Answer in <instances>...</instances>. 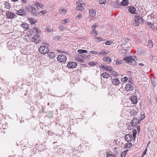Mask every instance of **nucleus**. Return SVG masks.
<instances>
[{
  "label": "nucleus",
  "instance_id": "f257e3e1",
  "mask_svg": "<svg viewBox=\"0 0 157 157\" xmlns=\"http://www.w3.org/2000/svg\"><path fill=\"white\" fill-rule=\"evenodd\" d=\"M26 8L27 10L33 16H36L37 13V9H38V8H37V5L35 4L29 5L26 7Z\"/></svg>",
  "mask_w": 157,
  "mask_h": 157
},
{
  "label": "nucleus",
  "instance_id": "f03ea898",
  "mask_svg": "<svg viewBox=\"0 0 157 157\" xmlns=\"http://www.w3.org/2000/svg\"><path fill=\"white\" fill-rule=\"evenodd\" d=\"M123 60L131 65H135L136 64V61L137 60V58L134 56L125 57Z\"/></svg>",
  "mask_w": 157,
  "mask_h": 157
},
{
  "label": "nucleus",
  "instance_id": "7ed1b4c3",
  "mask_svg": "<svg viewBox=\"0 0 157 157\" xmlns=\"http://www.w3.org/2000/svg\"><path fill=\"white\" fill-rule=\"evenodd\" d=\"M34 30L36 32L37 35L33 36L32 38V41L36 43H38L40 40V36H39V31L37 27L34 28Z\"/></svg>",
  "mask_w": 157,
  "mask_h": 157
},
{
  "label": "nucleus",
  "instance_id": "20e7f679",
  "mask_svg": "<svg viewBox=\"0 0 157 157\" xmlns=\"http://www.w3.org/2000/svg\"><path fill=\"white\" fill-rule=\"evenodd\" d=\"M39 52L42 54L47 53L49 51L48 47L45 46H41L39 49Z\"/></svg>",
  "mask_w": 157,
  "mask_h": 157
},
{
  "label": "nucleus",
  "instance_id": "39448f33",
  "mask_svg": "<svg viewBox=\"0 0 157 157\" xmlns=\"http://www.w3.org/2000/svg\"><path fill=\"white\" fill-rule=\"evenodd\" d=\"M8 48L10 50H12L15 48V43L13 40H10L8 42L7 44Z\"/></svg>",
  "mask_w": 157,
  "mask_h": 157
},
{
  "label": "nucleus",
  "instance_id": "423d86ee",
  "mask_svg": "<svg viewBox=\"0 0 157 157\" xmlns=\"http://www.w3.org/2000/svg\"><path fill=\"white\" fill-rule=\"evenodd\" d=\"M67 59V57L63 54H60L57 57V60L60 62H65L66 61Z\"/></svg>",
  "mask_w": 157,
  "mask_h": 157
},
{
  "label": "nucleus",
  "instance_id": "0eeeda50",
  "mask_svg": "<svg viewBox=\"0 0 157 157\" xmlns=\"http://www.w3.org/2000/svg\"><path fill=\"white\" fill-rule=\"evenodd\" d=\"M141 20L142 22H143L144 21L143 18L140 16L138 15H136L135 17V21L136 25L137 26H139V23L140 20Z\"/></svg>",
  "mask_w": 157,
  "mask_h": 157
},
{
  "label": "nucleus",
  "instance_id": "6e6552de",
  "mask_svg": "<svg viewBox=\"0 0 157 157\" xmlns=\"http://www.w3.org/2000/svg\"><path fill=\"white\" fill-rule=\"evenodd\" d=\"M6 16L7 18L10 19H13L16 16H17L15 13L10 11H8L6 12Z\"/></svg>",
  "mask_w": 157,
  "mask_h": 157
},
{
  "label": "nucleus",
  "instance_id": "1a4fd4ad",
  "mask_svg": "<svg viewBox=\"0 0 157 157\" xmlns=\"http://www.w3.org/2000/svg\"><path fill=\"white\" fill-rule=\"evenodd\" d=\"M112 83L113 85L116 86H119L121 85V87H123V84L122 83L120 82L119 80H118L117 78L113 79Z\"/></svg>",
  "mask_w": 157,
  "mask_h": 157
},
{
  "label": "nucleus",
  "instance_id": "9d476101",
  "mask_svg": "<svg viewBox=\"0 0 157 157\" xmlns=\"http://www.w3.org/2000/svg\"><path fill=\"white\" fill-rule=\"evenodd\" d=\"M84 54H77L76 56V58L78 61H80L83 60V59H87V57L85 56Z\"/></svg>",
  "mask_w": 157,
  "mask_h": 157
},
{
  "label": "nucleus",
  "instance_id": "9b49d317",
  "mask_svg": "<svg viewBox=\"0 0 157 157\" xmlns=\"http://www.w3.org/2000/svg\"><path fill=\"white\" fill-rule=\"evenodd\" d=\"M133 86L129 83L126 84L124 87L125 90L127 91H132L133 90Z\"/></svg>",
  "mask_w": 157,
  "mask_h": 157
},
{
  "label": "nucleus",
  "instance_id": "f8f14e48",
  "mask_svg": "<svg viewBox=\"0 0 157 157\" xmlns=\"http://www.w3.org/2000/svg\"><path fill=\"white\" fill-rule=\"evenodd\" d=\"M129 99L134 104H136L138 102L137 98L136 96L132 95L129 97Z\"/></svg>",
  "mask_w": 157,
  "mask_h": 157
},
{
  "label": "nucleus",
  "instance_id": "ddd939ff",
  "mask_svg": "<svg viewBox=\"0 0 157 157\" xmlns=\"http://www.w3.org/2000/svg\"><path fill=\"white\" fill-rule=\"evenodd\" d=\"M77 65V63L75 62H70L67 64V66L70 68L75 67Z\"/></svg>",
  "mask_w": 157,
  "mask_h": 157
},
{
  "label": "nucleus",
  "instance_id": "4468645a",
  "mask_svg": "<svg viewBox=\"0 0 157 157\" xmlns=\"http://www.w3.org/2000/svg\"><path fill=\"white\" fill-rule=\"evenodd\" d=\"M140 121L137 118H133L132 120L131 124L134 127L136 126L140 123Z\"/></svg>",
  "mask_w": 157,
  "mask_h": 157
},
{
  "label": "nucleus",
  "instance_id": "2eb2a0df",
  "mask_svg": "<svg viewBox=\"0 0 157 157\" xmlns=\"http://www.w3.org/2000/svg\"><path fill=\"white\" fill-rule=\"evenodd\" d=\"M16 13L20 16H24L26 14L25 11L22 9H21L16 11Z\"/></svg>",
  "mask_w": 157,
  "mask_h": 157
},
{
  "label": "nucleus",
  "instance_id": "dca6fc26",
  "mask_svg": "<svg viewBox=\"0 0 157 157\" xmlns=\"http://www.w3.org/2000/svg\"><path fill=\"white\" fill-rule=\"evenodd\" d=\"M125 140L127 142L131 141L132 139V136L131 134H128L126 135L125 136Z\"/></svg>",
  "mask_w": 157,
  "mask_h": 157
},
{
  "label": "nucleus",
  "instance_id": "f3484780",
  "mask_svg": "<svg viewBox=\"0 0 157 157\" xmlns=\"http://www.w3.org/2000/svg\"><path fill=\"white\" fill-rule=\"evenodd\" d=\"M128 11L131 13L134 14H137V13L136 12V9L134 7H129L128 9Z\"/></svg>",
  "mask_w": 157,
  "mask_h": 157
},
{
  "label": "nucleus",
  "instance_id": "a211bd4d",
  "mask_svg": "<svg viewBox=\"0 0 157 157\" xmlns=\"http://www.w3.org/2000/svg\"><path fill=\"white\" fill-rule=\"evenodd\" d=\"M128 4V0H123L119 5H121L122 6H127Z\"/></svg>",
  "mask_w": 157,
  "mask_h": 157
},
{
  "label": "nucleus",
  "instance_id": "6ab92c4d",
  "mask_svg": "<svg viewBox=\"0 0 157 157\" xmlns=\"http://www.w3.org/2000/svg\"><path fill=\"white\" fill-rule=\"evenodd\" d=\"M89 13L90 16L92 17H94L96 15V11L94 10H90Z\"/></svg>",
  "mask_w": 157,
  "mask_h": 157
},
{
  "label": "nucleus",
  "instance_id": "aec40b11",
  "mask_svg": "<svg viewBox=\"0 0 157 157\" xmlns=\"http://www.w3.org/2000/svg\"><path fill=\"white\" fill-rule=\"evenodd\" d=\"M101 75L102 76L103 78H108L110 76V75L108 73L105 72L101 74Z\"/></svg>",
  "mask_w": 157,
  "mask_h": 157
},
{
  "label": "nucleus",
  "instance_id": "412c9836",
  "mask_svg": "<svg viewBox=\"0 0 157 157\" xmlns=\"http://www.w3.org/2000/svg\"><path fill=\"white\" fill-rule=\"evenodd\" d=\"M102 60L105 62H110L111 61V59L109 57H104L103 58Z\"/></svg>",
  "mask_w": 157,
  "mask_h": 157
},
{
  "label": "nucleus",
  "instance_id": "4be33fe9",
  "mask_svg": "<svg viewBox=\"0 0 157 157\" xmlns=\"http://www.w3.org/2000/svg\"><path fill=\"white\" fill-rule=\"evenodd\" d=\"M56 152L59 155H62L64 153V150L62 148H59L57 151Z\"/></svg>",
  "mask_w": 157,
  "mask_h": 157
},
{
  "label": "nucleus",
  "instance_id": "5701e85b",
  "mask_svg": "<svg viewBox=\"0 0 157 157\" xmlns=\"http://www.w3.org/2000/svg\"><path fill=\"white\" fill-rule=\"evenodd\" d=\"M4 5L5 8L10 9L11 6L9 2H5L4 3Z\"/></svg>",
  "mask_w": 157,
  "mask_h": 157
},
{
  "label": "nucleus",
  "instance_id": "b1692460",
  "mask_svg": "<svg viewBox=\"0 0 157 157\" xmlns=\"http://www.w3.org/2000/svg\"><path fill=\"white\" fill-rule=\"evenodd\" d=\"M21 26L23 27L25 29H26L28 28L29 27V25L28 24L26 23H23L21 24Z\"/></svg>",
  "mask_w": 157,
  "mask_h": 157
},
{
  "label": "nucleus",
  "instance_id": "393cba45",
  "mask_svg": "<svg viewBox=\"0 0 157 157\" xmlns=\"http://www.w3.org/2000/svg\"><path fill=\"white\" fill-rule=\"evenodd\" d=\"M105 70H106L107 71L110 72L112 70H113V68L111 67L106 66Z\"/></svg>",
  "mask_w": 157,
  "mask_h": 157
},
{
  "label": "nucleus",
  "instance_id": "a878e982",
  "mask_svg": "<svg viewBox=\"0 0 157 157\" xmlns=\"http://www.w3.org/2000/svg\"><path fill=\"white\" fill-rule=\"evenodd\" d=\"M130 113L132 116H135L137 113V111L133 109L131 110Z\"/></svg>",
  "mask_w": 157,
  "mask_h": 157
},
{
  "label": "nucleus",
  "instance_id": "bb28decb",
  "mask_svg": "<svg viewBox=\"0 0 157 157\" xmlns=\"http://www.w3.org/2000/svg\"><path fill=\"white\" fill-rule=\"evenodd\" d=\"M28 19L31 24H34L36 22V21L32 18H28Z\"/></svg>",
  "mask_w": 157,
  "mask_h": 157
},
{
  "label": "nucleus",
  "instance_id": "cd10ccee",
  "mask_svg": "<svg viewBox=\"0 0 157 157\" xmlns=\"http://www.w3.org/2000/svg\"><path fill=\"white\" fill-rule=\"evenodd\" d=\"M78 52L80 54H83V53L87 52V51L86 50L79 49L78 51Z\"/></svg>",
  "mask_w": 157,
  "mask_h": 157
},
{
  "label": "nucleus",
  "instance_id": "c85d7f7f",
  "mask_svg": "<svg viewBox=\"0 0 157 157\" xmlns=\"http://www.w3.org/2000/svg\"><path fill=\"white\" fill-rule=\"evenodd\" d=\"M108 53L106 52L104 50H101L99 54H100V55H102L103 56H104L105 55L107 54Z\"/></svg>",
  "mask_w": 157,
  "mask_h": 157
},
{
  "label": "nucleus",
  "instance_id": "c756f323",
  "mask_svg": "<svg viewBox=\"0 0 157 157\" xmlns=\"http://www.w3.org/2000/svg\"><path fill=\"white\" fill-rule=\"evenodd\" d=\"M84 9L83 7L81 5L77 6L76 9L77 10L82 11Z\"/></svg>",
  "mask_w": 157,
  "mask_h": 157
},
{
  "label": "nucleus",
  "instance_id": "7c9ffc66",
  "mask_svg": "<svg viewBox=\"0 0 157 157\" xmlns=\"http://www.w3.org/2000/svg\"><path fill=\"white\" fill-rule=\"evenodd\" d=\"M128 151V150H126L124 151L123 152H122L121 154V157H124L126 155V154Z\"/></svg>",
  "mask_w": 157,
  "mask_h": 157
},
{
  "label": "nucleus",
  "instance_id": "2f4dec72",
  "mask_svg": "<svg viewBox=\"0 0 157 157\" xmlns=\"http://www.w3.org/2000/svg\"><path fill=\"white\" fill-rule=\"evenodd\" d=\"M132 146V144L131 143H128L126 144L125 146V148H130Z\"/></svg>",
  "mask_w": 157,
  "mask_h": 157
},
{
  "label": "nucleus",
  "instance_id": "473e14b6",
  "mask_svg": "<svg viewBox=\"0 0 157 157\" xmlns=\"http://www.w3.org/2000/svg\"><path fill=\"white\" fill-rule=\"evenodd\" d=\"M94 39L96 40V41L98 42L99 41L101 42L103 40V39L102 38L99 37H95Z\"/></svg>",
  "mask_w": 157,
  "mask_h": 157
},
{
  "label": "nucleus",
  "instance_id": "72a5a7b5",
  "mask_svg": "<svg viewBox=\"0 0 157 157\" xmlns=\"http://www.w3.org/2000/svg\"><path fill=\"white\" fill-rule=\"evenodd\" d=\"M148 46H150L151 48L153 46L152 42L151 40H149L148 42Z\"/></svg>",
  "mask_w": 157,
  "mask_h": 157
},
{
  "label": "nucleus",
  "instance_id": "f704fd0d",
  "mask_svg": "<svg viewBox=\"0 0 157 157\" xmlns=\"http://www.w3.org/2000/svg\"><path fill=\"white\" fill-rule=\"evenodd\" d=\"M122 61L119 60L118 59H117L116 62V63L117 65L121 64L122 63Z\"/></svg>",
  "mask_w": 157,
  "mask_h": 157
},
{
  "label": "nucleus",
  "instance_id": "c9c22d12",
  "mask_svg": "<svg viewBox=\"0 0 157 157\" xmlns=\"http://www.w3.org/2000/svg\"><path fill=\"white\" fill-rule=\"evenodd\" d=\"M128 79V78L126 77H125L122 78L121 81L123 82H126L127 81Z\"/></svg>",
  "mask_w": 157,
  "mask_h": 157
},
{
  "label": "nucleus",
  "instance_id": "e433bc0d",
  "mask_svg": "<svg viewBox=\"0 0 157 157\" xmlns=\"http://www.w3.org/2000/svg\"><path fill=\"white\" fill-rule=\"evenodd\" d=\"M90 53L93 54H95L97 55L99 54V52H98L94 51H92L90 52Z\"/></svg>",
  "mask_w": 157,
  "mask_h": 157
},
{
  "label": "nucleus",
  "instance_id": "4c0bfd02",
  "mask_svg": "<svg viewBox=\"0 0 157 157\" xmlns=\"http://www.w3.org/2000/svg\"><path fill=\"white\" fill-rule=\"evenodd\" d=\"M89 64L91 66H94L97 64V63L95 62H90L89 63Z\"/></svg>",
  "mask_w": 157,
  "mask_h": 157
},
{
  "label": "nucleus",
  "instance_id": "58836bf2",
  "mask_svg": "<svg viewBox=\"0 0 157 157\" xmlns=\"http://www.w3.org/2000/svg\"><path fill=\"white\" fill-rule=\"evenodd\" d=\"M110 72H111L113 75H117V72L115 71H113L112 70Z\"/></svg>",
  "mask_w": 157,
  "mask_h": 157
},
{
  "label": "nucleus",
  "instance_id": "ea45409f",
  "mask_svg": "<svg viewBox=\"0 0 157 157\" xmlns=\"http://www.w3.org/2000/svg\"><path fill=\"white\" fill-rule=\"evenodd\" d=\"M63 21V24H65L66 23H68L69 22V20L65 19L62 21Z\"/></svg>",
  "mask_w": 157,
  "mask_h": 157
},
{
  "label": "nucleus",
  "instance_id": "a19ab883",
  "mask_svg": "<svg viewBox=\"0 0 157 157\" xmlns=\"http://www.w3.org/2000/svg\"><path fill=\"white\" fill-rule=\"evenodd\" d=\"M112 42L111 41H107L105 43V44L106 45H110Z\"/></svg>",
  "mask_w": 157,
  "mask_h": 157
},
{
  "label": "nucleus",
  "instance_id": "79ce46f5",
  "mask_svg": "<svg viewBox=\"0 0 157 157\" xmlns=\"http://www.w3.org/2000/svg\"><path fill=\"white\" fill-rule=\"evenodd\" d=\"M147 147H146V149L144 150V151L142 153V154L143 155H145L146 154L147 152Z\"/></svg>",
  "mask_w": 157,
  "mask_h": 157
},
{
  "label": "nucleus",
  "instance_id": "37998d69",
  "mask_svg": "<svg viewBox=\"0 0 157 157\" xmlns=\"http://www.w3.org/2000/svg\"><path fill=\"white\" fill-rule=\"evenodd\" d=\"M137 133V131L136 129H134L132 131L133 136H135Z\"/></svg>",
  "mask_w": 157,
  "mask_h": 157
},
{
  "label": "nucleus",
  "instance_id": "c03bdc74",
  "mask_svg": "<svg viewBox=\"0 0 157 157\" xmlns=\"http://www.w3.org/2000/svg\"><path fill=\"white\" fill-rule=\"evenodd\" d=\"M35 5H37V7L39 6L40 8H42L43 5L42 4H40L39 3H36Z\"/></svg>",
  "mask_w": 157,
  "mask_h": 157
},
{
  "label": "nucleus",
  "instance_id": "a18cd8bd",
  "mask_svg": "<svg viewBox=\"0 0 157 157\" xmlns=\"http://www.w3.org/2000/svg\"><path fill=\"white\" fill-rule=\"evenodd\" d=\"M40 13H41L42 15H43L46 13V12L45 10L41 11L39 12Z\"/></svg>",
  "mask_w": 157,
  "mask_h": 157
},
{
  "label": "nucleus",
  "instance_id": "49530a36",
  "mask_svg": "<svg viewBox=\"0 0 157 157\" xmlns=\"http://www.w3.org/2000/svg\"><path fill=\"white\" fill-rule=\"evenodd\" d=\"M65 29L64 27L62 25H61L59 27V29L61 31H63Z\"/></svg>",
  "mask_w": 157,
  "mask_h": 157
},
{
  "label": "nucleus",
  "instance_id": "de8ad7c7",
  "mask_svg": "<svg viewBox=\"0 0 157 157\" xmlns=\"http://www.w3.org/2000/svg\"><path fill=\"white\" fill-rule=\"evenodd\" d=\"M91 33L92 34H95L96 35H97V34H98V32L94 30H93L91 32Z\"/></svg>",
  "mask_w": 157,
  "mask_h": 157
},
{
  "label": "nucleus",
  "instance_id": "09e8293b",
  "mask_svg": "<svg viewBox=\"0 0 157 157\" xmlns=\"http://www.w3.org/2000/svg\"><path fill=\"white\" fill-rule=\"evenodd\" d=\"M54 37L56 39H57V40H60L61 39V37L59 36H55Z\"/></svg>",
  "mask_w": 157,
  "mask_h": 157
},
{
  "label": "nucleus",
  "instance_id": "8fccbe9b",
  "mask_svg": "<svg viewBox=\"0 0 157 157\" xmlns=\"http://www.w3.org/2000/svg\"><path fill=\"white\" fill-rule=\"evenodd\" d=\"M106 157H114V155L110 154H109L107 155Z\"/></svg>",
  "mask_w": 157,
  "mask_h": 157
},
{
  "label": "nucleus",
  "instance_id": "3c124183",
  "mask_svg": "<svg viewBox=\"0 0 157 157\" xmlns=\"http://www.w3.org/2000/svg\"><path fill=\"white\" fill-rule=\"evenodd\" d=\"M51 58H54L55 57V54L53 52H51Z\"/></svg>",
  "mask_w": 157,
  "mask_h": 157
},
{
  "label": "nucleus",
  "instance_id": "603ef678",
  "mask_svg": "<svg viewBox=\"0 0 157 157\" xmlns=\"http://www.w3.org/2000/svg\"><path fill=\"white\" fill-rule=\"evenodd\" d=\"M61 10V12H62L63 13H66V11L64 9H60V11Z\"/></svg>",
  "mask_w": 157,
  "mask_h": 157
},
{
  "label": "nucleus",
  "instance_id": "864d4df0",
  "mask_svg": "<svg viewBox=\"0 0 157 157\" xmlns=\"http://www.w3.org/2000/svg\"><path fill=\"white\" fill-rule=\"evenodd\" d=\"M97 26V25L96 24H94L91 27V29H94V28H95Z\"/></svg>",
  "mask_w": 157,
  "mask_h": 157
},
{
  "label": "nucleus",
  "instance_id": "5fc2aeb1",
  "mask_svg": "<svg viewBox=\"0 0 157 157\" xmlns=\"http://www.w3.org/2000/svg\"><path fill=\"white\" fill-rule=\"evenodd\" d=\"M76 18H78L79 19L81 18V15L80 14H78L77 16L76 17Z\"/></svg>",
  "mask_w": 157,
  "mask_h": 157
},
{
  "label": "nucleus",
  "instance_id": "6e6d98bb",
  "mask_svg": "<svg viewBox=\"0 0 157 157\" xmlns=\"http://www.w3.org/2000/svg\"><path fill=\"white\" fill-rule=\"evenodd\" d=\"M145 116L144 114L142 115L141 117V120L140 121L144 119V118H145Z\"/></svg>",
  "mask_w": 157,
  "mask_h": 157
},
{
  "label": "nucleus",
  "instance_id": "4d7b16f0",
  "mask_svg": "<svg viewBox=\"0 0 157 157\" xmlns=\"http://www.w3.org/2000/svg\"><path fill=\"white\" fill-rule=\"evenodd\" d=\"M27 1V0H21V2L23 3H26Z\"/></svg>",
  "mask_w": 157,
  "mask_h": 157
},
{
  "label": "nucleus",
  "instance_id": "13d9d810",
  "mask_svg": "<svg viewBox=\"0 0 157 157\" xmlns=\"http://www.w3.org/2000/svg\"><path fill=\"white\" fill-rule=\"evenodd\" d=\"M47 31L49 33L52 32L51 30L49 28H47Z\"/></svg>",
  "mask_w": 157,
  "mask_h": 157
},
{
  "label": "nucleus",
  "instance_id": "bf43d9fd",
  "mask_svg": "<svg viewBox=\"0 0 157 157\" xmlns=\"http://www.w3.org/2000/svg\"><path fill=\"white\" fill-rule=\"evenodd\" d=\"M151 82L152 84V85L154 86H156V83L155 82L153 81H151Z\"/></svg>",
  "mask_w": 157,
  "mask_h": 157
},
{
  "label": "nucleus",
  "instance_id": "052dcab7",
  "mask_svg": "<svg viewBox=\"0 0 157 157\" xmlns=\"http://www.w3.org/2000/svg\"><path fill=\"white\" fill-rule=\"evenodd\" d=\"M44 108H42L40 110V113H44Z\"/></svg>",
  "mask_w": 157,
  "mask_h": 157
},
{
  "label": "nucleus",
  "instance_id": "680f3d73",
  "mask_svg": "<svg viewBox=\"0 0 157 157\" xmlns=\"http://www.w3.org/2000/svg\"><path fill=\"white\" fill-rule=\"evenodd\" d=\"M106 66H104V65H101V67L102 68L105 69V68L106 67Z\"/></svg>",
  "mask_w": 157,
  "mask_h": 157
},
{
  "label": "nucleus",
  "instance_id": "e2e57ef3",
  "mask_svg": "<svg viewBox=\"0 0 157 157\" xmlns=\"http://www.w3.org/2000/svg\"><path fill=\"white\" fill-rule=\"evenodd\" d=\"M147 24L148 25H152V23L149 22H147Z\"/></svg>",
  "mask_w": 157,
  "mask_h": 157
},
{
  "label": "nucleus",
  "instance_id": "0e129e2a",
  "mask_svg": "<svg viewBox=\"0 0 157 157\" xmlns=\"http://www.w3.org/2000/svg\"><path fill=\"white\" fill-rule=\"evenodd\" d=\"M23 50H21L20 51L21 52V53L22 54H24V55H25V53H24L23 52Z\"/></svg>",
  "mask_w": 157,
  "mask_h": 157
},
{
  "label": "nucleus",
  "instance_id": "69168bd1",
  "mask_svg": "<svg viewBox=\"0 0 157 157\" xmlns=\"http://www.w3.org/2000/svg\"><path fill=\"white\" fill-rule=\"evenodd\" d=\"M140 126H138L137 127V129L138 130V131L139 130L140 131Z\"/></svg>",
  "mask_w": 157,
  "mask_h": 157
},
{
  "label": "nucleus",
  "instance_id": "338daca9",
  "mask_svg": "<svg viewBox=\"0 0 157 157\" xmlns=\"http://www.w3.org/2000/svg\"><path fill=\"white\" fill-rule=\"evenodd\" d=\"M139 65H140V66H144V64H143V63H140L139 64Z\"/></svg>",
  "mask_w": 157,
  "mask_h": 157
},
{
  "label": "nucleus",
  "instance_id": "774afa93",
  "mask_svg": "<svg viewBox=\"0 0 157 157\" xmlns=\"http://www.w3.org/2000/svg\"><path fill=\"white\" fill-rule=\"evenodd\" d=\"M61 53H65V54H67V53L66 52H65L64 51H60V52Z\"/></svg>",
  "mask_w": 157,
  "mask_h": 157
}]
</instances>
